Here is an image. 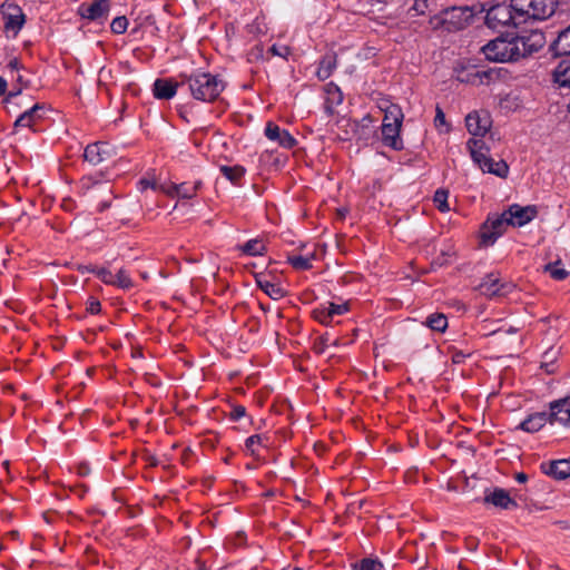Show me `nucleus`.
I'll use <instances>...</instances> for the list:
<instances>
[{"instance_id": "nucleus-30", "label": "nucleus", "mask_w": 570, "mask_h": 570, "mask_svg": "<svg viewBox=\"0 0 570 570\" xmlns=\"http://www.w3.org/2000/svg\"><path fill=\"white\" fill-rule=\"evenodd\" d=\"M543 272L556 281H563L568 277L569 273L562 267L561 261L548 263L543 266Z\"/></svg>"}, {"instance_id": "nucleus-35", "label": "nucleus", "mask_w": 570, "mask_h": 570, "mask_svg": "<svg viewBox=\"0 0 570 570\" xmlns=\"http://www.w3.org/2000/svg\"><path fill=\"white\" fill-rule=\"evenodd\" d=\"M449 191L445 189H438L434 194L433 202L438 209L442 213H446L450 210L448 204Z\"/></svg>"}, {"instance_id": "nucleus-25", "label": "nucleus", "mask_w": 570, "mask_h": 570, "mask_svg": "<svg viewBox=\"0 0 570 570\" xmlns=\"http://www.w3.org/2000/svg\"><path fill=\"white\" fill-rule=\"evenodd\" d=\"M491 71L478 70L472 68L471 70H462L458 73V80L461 82L475 83L476 79L483 82V78H489Z\"/></svg>"}, {"instance_id": "nucleus-49", "label": "nucleus", "mask_w": 570, "mask_h": 570, "mask_svg": "<svg viewBox=\"0 0 570 570\" xmlns=\"http://www.w3.org/2000/svg\"><path fill=\"white\" fill-rule=\"evenodd\" d=\"M7 67H8L9 71H10V73L13 76L14 72L19 71V61H18V59L17 58L11 59Z\"/></svg>"}, {"instance_id": "nucleus-60", "label": "nucleus", "mask_w": 570, "mask_h": 570, "mask_svg": "<svg viewBox=\"0 0 570 570\" xmlns=\"http://www.w3.org/2000/svg\"><path fill=\"white\" fill-rule=\"evenodd\" d=\"M20 92H21V87L18 88L17 90H14V91L9 92V97H13V96H16V95H18Z\"/></svg>"}, {"instance_id": "nucleus-58", "label": "nucleus", "mask_w": 570, "mask_h": 570, "mask_svg": "<svg viewBox=\"0 0 570 570\" xmlns=\"http://www.w3.org/2000/svg\"><path fill=\"white\" fill-rule=\"evenodd\" d=\"M1 466H2V470L4 469L7 472H9V462L8 461H2Z\"/></svg>"}, {"instance_id": "nucleus-2", "label": "nucleus", "mask_w": 570, "mask_h": 570, "mask_svg": "<svg viewBox=\"0 0 570 570\" xmlns=\"http://www.w3.org/2000/svg\"><path fill=\"white\" fill-rule=\"evenodd\" d=\"M181 88L187 86L190 95L196 100L212 102L225 89L224 81L209 72H194L189 76H180Z\"/></svg>"}, {"instance_id": "nucleus-10", "label": "nucleus", "mask_w": 570, "mask_h": 570, "mask_svg": "<svg viewBox=\"0 0 570 570\" xmlns=\"http://www.w3.org/2000/svg\"><path fill=\"white\" fill-rule=\"evenodd\" d=\"M508 219L511 226H524L531 222L538 214L535 206L522 207L518 204L511 205L507 210Z\"/></svg>"}, {"instance_id": "nucleus-21", "label": "nucleus", "mask_w": 570, "mask_h": 570, "mask_svg": "<svg viewBox=\"0 0 570 570\" xmlns=\"http://www.w3.org/2000/svg\"><path fill=\"white\" fill-rule=\"evenodd\" d=\"M553 80L560 87L570 88V58L559 62L553 71Z\"/></svg>"}, {"instance_id": "nucleus-7", "label": "nucleus", "mask_w": 570, "mask_h": 570, "mask_svg": "<svg viewBox=\"0 0 570 570\" xmlns=\"http://www.w3.org/2000/svg\"><path fill=\"white\" fill-rule=\"evenodd\" d=\"M511 226L505 210L501 215H490L481 227V244L493 245L503 235L507 227Z\"/></svg>"}, {"instance_id": "nucleus-38", "label": "nucleus", "mask_w": 570, "mask_h": 570, "mask_svg": "<svg viewBox=\"0 0 570 570\" xmlns=\"http://www.w3.org/2000/svg\"><path fill=\"white\" fill-rule=\"evenodd\" d=\"M328 308L327 307H321L313 311L314 318L323 324H328L332 320L331 315H327Z\"/></svg>"}, {"instance_id": "nucleus-13", "label": "nucleus", "mask_w": 570, "mask_h": 570, "mask_svg": "<svg viewBox=\"0 0 570 570\" xmlns=\"http://www.w3.org/2000/svg\"><path fill=\"white\" fill-rule=\"evenodd\" d=\"M78 11L82 18L88 20L98 21L106 19L109 11V0H95L90 4L82 3Z\"/></svg>"}, {"instance_id": "nucleus-50", "label": "nucleus", "mask_w": 570, "mask_h": 570, "mask_svg": "<svg viewBox=\"0 0 570 570\" xmlns=\"http://www.w3.org/2000/svg\"><path fill=\"white\" fill-rule=\"evenodd\" d=\"M97 269H99V267L94 266V265L79 266V271L81 273L88 272V273H94L97 275Z\"/></svg>"}, {"instance_id": "nucleus-29", "label": "nucleus", "mask_w": 570, "mask_h": 570, "mask_svg": "<svg viewBox=\"0 0 570 570\" xmlns=\"http://www.w3.org/2000/svg\"><path fill=\"white\" fill-rule=\"evenodd\" d=\"M314 258L315 254L313 253L309 256L291 255L287 261L296 271H307L312 268V259Z\"/></svg>"}, {"instance_id": "nucleus-37", "label": "nucleus", "mask_w": 570, "mask_h": 570, "mask_svg": "<svg viewBox=\"0 0 570 570\" xmlns=\"http://www.w3.org/2000/svg\"><path fill=\"white\" fill-rule=\"evenodd\" d=\"M128 27V20L125 16L116 17L110 24V29L116 35H122L126 32Z\"/></svg>"}, {"instance_id": "nucleus-45", "label": "nucleus", "mask_w": 570, "mask_h": 570, "mask_svg": "<svg viewBox=\"0 0 570 570\" xmlns=\"http://www.w3.org/2000/svg\"><path fill=\"white\" fill-rule=\"evenodd\" d=\"M140 186H141V189H146V188H153L154 190H158V189H161V190H166L163 188V186L160 185H157L156 181H151V180H148V179H141L139 181Z\"/></svg>"}, {"instance_id": "nucleus-20", "label": "nucleus", "mask_w": 570, "mask_h": 570, "mask_svg": "<svg viewBox=\"0 0 570 570\" xmlns=\"http://www.w3.org/2000/svg\"><path fill=\"white\" fill-rule=\"evenodd\" d=\"M551 49L556 56L570 57V26L559 33Z\"/></svg>"}, {"instance_id": "nucleus-23", "label": "nucleus", "mask_w": 570, "mask_h": 570, "mask_svg": "<svg viewBox=\"0 0 570 570\" xmlns=\"http://www.w3.org/2000/svg\"><path fill=\"white\" fill-rule=\"evenodd\" d=\"M336 68V56L335 55H326L320 61V66L317 68L316 75L318 79L326 80L334 69Z\"/></svg>"}, {"instance_id": "nucleus-3", "label": "nucleus", "mask_w": 570, "mask_h": 570, "mask_svg": "<svg viewBox=\"0 0 570 570\" xmlns=\"http://www.w3.org/2000/svg\"><path fill=\"white\" fill-rule=\"evenodd\" d=\"M547 422L560 423L570 426V396L550 403V412H537L530 414L519 424V429L528 433L541 430Z\"/></svg>"}, {"instance_id": "nucleus-32", "label": "nucleus", "mask_w": 570, "mask_h": 570, "mask_svg": "<svg viewBox=\"0 0 570 570\" xmlns=\"http://www.w3.org/2000/svg\"><path fill=\"white\" fill-rule=\"evenodd\" d=\"M220 173L233 184H236L244 175L245 168L236 166H220Z\"/></svg>"}, {"instance_id": "nucleus-64", "label": "nucleus", "mask_w": 570, "mask_h": 570, "mask_svg": "<svg viewBox=\"0 0 570 570\" xmlns=\"http://www.w3.org/2000/svg\"><path fill=\"white\" fill-rule=\"evenodd\" d=\"M6 387L9 390H12V385H10V384H8Z\"/></svg>"}, {"instance_id": "nucleus-27", "label": "nucleus", "mask_w": 570, "mask_h": 570, "mask_svg": "<svg viewBox=\"0 0 570 570\" xmlns=\"http://www.w3.org/2000/svg\"><path fill=\"white\" fill-rule=\"evenodd\" d=\"M239 249L248 256L263 255L266 250V246L262 239L254 238L239 246Z\"/></svg>"}, {"instance_id": "nucleus-59", "label": "nucleus", "mask_w": 570, "mask_h": 570, "mask_svg": "<svg viewBox=\"0 0 570 570\" xmlns=\"http://www.w3.org/2000/svg\"><path fill=\"white\" fill-rule=\"evenodd\" d=\"M1 86H2V95H4L7 91V81L3 78H2Z\"/></svg>"}, {"instance_id": "nucleus-18", "label": "nucleus", "mask_w": 570, "mask_h": 570, "mask_svg": "<svg viewBox=\"0 0 570 570\" xmlns=\"http://www.w3.org/2000/svg\"><path fill=\"white\" fill-rule=\"evenodd\" d=\"M541 468L547 475L556 480H564L570 476V460L567 459L551 461L548 464H542Z\"/></svg>"}, {"instance_id": "nucleus-61", "label": "nucleus", "mask_w": 570, "mask_h": 570, "mask_svg": "<svg viewBox=\"0 0 570 570\" xmlns=\"http://www.w3.org/2000/svg\"><path fill=\"white\" fill-rule=\"evenodd\" d=\"M17 81H18L19 83H23V78H22V76H21V75H17Z\"/></svg>"}, {"instance_id": "nucleus-40", "label": "nucleus", "mask_w": 570, "mask_h": 570, "mask_svg": "<svg viewBox=\"0 0 570 570\" xmlns=\"http://www.w3.org/2000/svg\"><path fill=\"white\" fill-rule=\"evenodd\" d=\"M268 52L273 56L282 57L284 59H287V57L291 55V49L287 46H277L273 45Z\"/></svg>"}, {"instance_id": "nucleus-56", "label": "nucleus", "mask_w": 570, "mask_h": 570, "mask_svg": "<svg viewBox=\"0 0 570 570\" xmlns=\"http://www.w3.org/2000/svg\"><path fill=\"white\" fill-rule=\"evenodd\" d=\"M315 350L318 352V353H323L324 352V342L323 340L321 341L320 344H315Z\"/></svg>"}, {"instance_id": "nucleus-55", "label": "nucleus", "mask_w": 570, "mask_h": 570, "mask_svg": "<svg viewBox=\"0 0 570 570\" xmlns=\"http://www.w3.org/2000/svg\"><path fill=\"white\" fill-rule=\"evenodd\" d=\"M79 473L86 475L88 473V466L86 464H81L79 466Z\"/></svg>"}, {"instance_id": "nucleus-39", "label": "nucleus", "mask_w": 570, "mask_h": 570, "mask_svg": "<svg viewBox=\"0 0 570 570\" xmlns=\"http://www.w3.org/2000/svg\"><path fill=\"white\" fill-rule=\"evenodd\" d=\"M97 277L107 285H114V274L108 268L99 267Z\"/></svg>"}, {"instance_id": "nucleus-43", "label": "nucleus", "mask_w": 570, "mask_h": 570, "mask_svg": "<svg viewBox=\"0 0 570 570\" xmlns=\"http://www.w3.org/2000/svg\"><path fill=\"white\" fill-rule=\"evenodd\" d=\"M261 442H262V436L258 434H255V435H250L249 438L246 439L245 445L252 452V454H254L255 453L254 445L261 444Z\"/></svg>"}, {"instance_id": "nucleus-14", "label": "nucleus", "mask_w": 570, "mask_h": 570, "mask_svg": "<svg viewBox=\"0 0 570 570\" xmlns=\"http://www.w3.org/2000/svg\"><path fill=\"white\" fill-rule=\"evenodd\" d=\"M484 503L493 504L497 508L504 510H512L518 507L515 500H513L509 492L502 488H495L491 492H487L483 499Z\"/></svg>"}, {"instance_id": "nucleus-34", "label": "nucleus", "mask_w": 570, "mask_h": 570, "mask_svg": "<svg viewBox=\"0 0 570 570\" xmlns=\"http://www.w3.org/2000/svg\"><path fill=\"white\" fill-rule=\"evenodd\" d=\"M358 570H384L383 563L379 559L364 558L353 566Z\"/></svg>"}, {"instance_id": "nucleus-54", "label": "nucleus", "mask_w": 570, "mask_h": 570, "mask_svg": "<svg viewBox=\"0 0 570 570\" xmlns=\"http://www.w3.org/2000/svg\"><path fill=\"white\" fill-rule=\"evenodd\" d=\"M7 534H8L12 540H16V539H18V537H19V531H18V530H16V529H12V530L8 531V533H7Z\"/></svg>"}, {"instance_id": "nucleus-12", "label": "nucleus", "mask_w": 570, "mask_h": 570, "mask_svg": "<svg viewBox=\"0 0 570 570\" xmlns=\"http://www.w3.org/2000/svg\"><path fill=\"white\" fill-rule=\"evenodd\" d=\"M112 150L107 142L97 141L94 144H89L85 148L83 158L89 164L97 166L102 161L111 158Z\"/></svg>"}, {"instance_id": "nucleus-17", "label": "nucleus", "mask_w": 570, "mask_h": 570, "mask_svg": "<svg viewBox=\"0 0 570 570\" xmlns=\"http://www.w3.org/2000/svg\"><path fill=\"white\" fill-rule=\"evenodd\" d=\"M490 125L489 117L487 115L481 117L476 111L470 112L465 118L466 129L473 136H484Z\"/></svg>"}, {"instance_id": "nucleus-6", "label": "nucleus", "mask_w": 570, "mask_h": 570, "mask_svg": "<svg viewBox=\"0 0 570 570\" xmlns=\"http://www.w3.org/2000/svg\"><path fill=\"white\" fill-rule=\"evenodd\" d=\"M485 23L489 28L498 30L504 27H518L521 22H517V13L512 9V0L510 3H499L490 8L485 16Z\"/></svg>"}, {"instance_id": "nucleus-63", "label": "nucleus", "mask_w": 570, "mask_h": 570, "mask_svg": "<svg viewBox=\"0 0 570 570\" xmlns=\"http://www.w3.org/2000/svg\"><path fill=\"white\" fill-rule=\"evenodd\" d=\"M1 513H2V519H3V518H4L6 510H4V509H2V510H1Z\"/></svg>"}, {"instance_id": "nucleus-16", "label": "nucleus", "mask_w": 570, "mask_h": 570, "mask_svg": "<svg viewBox=\"0 0 570 570\" xmlns=\"http://www.w3.org/2000/svg\"><path fill=\"white\" fill-rule=\"evenodd\" d=\"M401 126L402 125L390 122L382 124V141L393 150L403 149V141L400 137Z\"/></svg>"}, {"instance_id": "nucleus-31", "label": "nucleus", "mask_w": 570, "mask_h": 570, "mask_svg": "<svg viewBox=\"0 0 570 570\" xmlns=\"http://www.w3.org/2000/svg\"><path fill=\"white\" fill-rule=\"evenodd\" d=\"M403 117L402 109L397 105H389L384 109L383 122L402 125Z\"/></svg>"}, {"instance_id": "nucleus-19", "label": "nucleus", "mask_w": 570, "mask_h": 570, "mask_svg": "<svg viewBox=\"0 0 570 570\" xmlns=\"http://www.w3.org/2000/svg\"><path fill=\"white\" fill-rule=\"evenodd\" d=\"M181 87L180 81L176 82L170 79H157L153 86L154 96L157 99L168 100L176 95L177 88Z\"/></svg>"}, {"instance_id": "nucleus-33", "label": "nucleus", "mask_w": 570, "mask_h": 570, "mask_svg": "<svg viewBox=\"0 0 570 570\" xmlns=\"http://www.w3.org/2000/svg\"><path fill=\"white\" fill-rule=\"evenodd\" d=\"M114 286L121 289H130L134 286L129 273L125 268H120L116 274H114Z\"/></svg>"}, {"instance_id": "nucleus-44", "label": "nucleus", "mask_w": 570, "mask_h": 570, "mask_svg": "<svg viewBox=\"0 0 570 570\" xmlns=\"http://www.w3.org/2000/svg\"><path fill=\"white\" fill-rule=\"evenodd\" d=\"M245 414H246V409L242 405H237L232 410L230 417H232V420L237 421V420L242 419L243 416H245Z\"/></svg>"}, {"instance_id": "nucleus-8", "label": "nucleus", "mask_w": 570, "mask_h": 570, "mask_svg": "<svg viewBox=\"0 0 570 570\" xmlns=\"http://www.w3.org/2000/svg\"><path fill=\"white\" fill-rule=\"evenodd\" d=\"M2 21L7 35L16 37L26 22L22 9L11 2H2Z\"/></svg>"}, {"instance_id": "nucleus-9", "label": "nucleus", "mask_w": 570, "mask_h": 570, "mask_svg": "<svg viewBox=\"0 0 570 570\" xmlns=\"http://www.w3.org/2000/svg\"><path fill=\"white\" fill-rule=\"evenodd\" d=\"M444 23L448 30H461L471 23L473 10L469 7H453L445 12Z\"/></svg>"}, {"instance_id": "nucleus-42", "label": "nucleus", "mask_w": 570, "mask_h": 570, "mask_svg": "<svg viewBox=\"0 0 570 570\" xmlns=\"http://www.w3.org/2000/svg\"><path fill=\"white\" fill-rule=\"evenodd\" d=\"M434 125L436 128L446 126L445 115L439 106L435 109Z\"/></svg>"}, {"instance_id": "nucleus-22", "label": "nucleus", "mask_w": 570, "mask_h": 570, "mask_svg": "<svg viewBox=\"0 0 570 570\" xmlns=\"http://www.w3.org/2000/svg\"><path fill=\"white\" fill-rule=\"evenodd\" d=\"M258 287L272 299H279L285 296V291L278 284L271 282L264 277L256 278Z\"/></svg>"}, {"instance_id": "nucleus-51", "label": "nucleus", "mask_w": 570, "mask_h": 570, "mask_svg": "<svg viewBox=\"0 0 570 570\" xmlns=\"http://www.w3.org/2000/svg\"><path fill=\"white\" fill-rule=\"evenodd\" d=\"M4 304L8 308H11L14 312L19 313L21 311V305L19 303L7 301Z\"/></svg>"}, {"instance_id": "nucleus-36", "label": "nucleus", "mask_w": 570, "mask_h": 570, "mask_svg": "<svg viewBox=\"0 0 570 570\" xmlns=\"http://www.w3.org/2000/svg\"><path fill=\"white\" fill-rule=\"evenodd\" d=\"M326 91L328 95V101L331 104L340 105L343 101V94L335 83H333V82L327 83Z\"/></svg>"}, {"instance_id": "nucleus-53", "label": "nucleus", "mask_w": 570, "mask_h": 570, "mask_svg": "<svg viewBox=\"0 0 570 570\" xmlns=\"http://www.w3.org/2000/svg\"><path fill=\"white\" fill-rule=\"evenodd\" d=\"M515 480L519 482V483H524L528 481V475L523 472H519L515 474Z\"/></svg>"}, {"instance_id": "nucleus-47", "label": "nucleus", "mask_w": 570, "mask_h": 570, "mask_svg": "<svg viewBox=\"0 0 570 570\" xmlns=\"http://www.w3.org/2000/svg\"><path fill=\"white\" fill-rule=\"evenodd\" d=\"M466 356H469V354H465L462 351H454L452 354V362L454 364L463 363Z\"/></svg>"}, {"instance_id": "nucleus-5", "label": "nucleus", "mask_w": 570, "mask_h": 570, "mask_svg": "<svg viewBox=\"0 0 570 570\" xmlns=\"http://www.w3.org/2000/svg\"><path fill=\"white\" fill-rule=\"evenodd\" d=\"M473 161L483 173L493 174L498 177L504 178L509 173V167L504 160L495 161L490 157V150L483 141L478 139H470L468 141Z\"/></svg>"}, {"instance_id": "nucleus-46", "label": "nucleus", "mask_w": 570, "mask_h": 570, "mask_svg": "<svg viewBox=\"0 0 570 570\" xmlns=\"http://www.w3.org/2000/svg\"><path fill=\"white\" fill-rule=\"evenodd\" d=\"M428 8V0H414V4L412 7L419 14H423Z\"/></svg>"}, {"instance_id": "nucleus-52", "label": "nucleus", "mask_w": 570, "mask_h": 570, "mask_svg": "<svg viewBox=\"0 0 570 570\" xmlns=\"http://www.w3.org/2000/svg\"><path fill=\"white\" fill-rule=\"evenodd\" d=\"M252 56H255L256 58L263 57V47L262 46H255L252 50Z\"/></svg>"}, {"instance_id": "nucleus-15", "label": "nucleus", "mask_w": 570, "mask_h": 570, "mask_svg": "<svg viewBox=\"0 0 570 570\" xmlns=\"http://www.w3.org/2000/svg\"><path fill=\"white\" fill-rule=\"evenodd\" d=\"M265 136L287 149L293 148L296 144V139L287 130L281 129L272 121L267 122L265 127Z\"/></svg>"}, {"instance_id": "nucleus-26", "label": "nucleus", "mask_w": 570, "mask_h": 570, "mask_svg": "<svg viewBox=\"0 0 570 570\" xmlns=\"http://www.w3.org/2000/svg\"><path fill=\"white\" fill-rule=\"evenodd\" d=\"M424 325L442 333L448 328V317L443 313H433L426 317Z\"/></svg>"}, {"instance_id": "nucleus-11", "label": "nucleus", "mask_w": 570, "mask_h": 570, "mask_svg": "<svg viewBox=\"0 0 570 570\" xmlns=\"http://www.w3.org/2000/svg\"><path fill=\"white\" fill-rule=\"evenodd\" d=\"M510 288V284L501 283L500 278L493 273L487 275L479 285L480 293L487 297L504 295Z\"/></svg>"}, {"instance_id": "nucleus-48", "label": "nucleus", "mask_w": 570, "mask_h": 570, "mask_svg": "<svg viewBox=\"0 0 570 570\" xmlns=\"http://www.w3.org/2000/svg\"><path fill=\"white\" fill-rule=\"evenodd\" d=\"M100 302L97 301V299H91L89 302V305H88V311L91 313V314H98L100 312Z\"/></svg>"}, {"instance_id": "nucleus-62", "label": "nucleus", "mask_w": 570, "mask_h": 570, "mask_svg": "<svg viewBox=\"0 0 570 570\" xmlns=\"http://www.w3.org/2000/svg\"><path fill=\"white\" fill-rule=\"evenodd\" d=\"M345 213H346V210H345V209H340V210H338V215H340L341 217H344V216H345Z\"/></svg>"}, {"instance_id": "nucleus-4", "label": "nucleus", "mask_w": 570, "mask_h": 570, "mask_svg": "<svg viewBox=\"0 0 570 570\" xmlns=\"http://www.w3.org/2000/svg\"><path fill=\"white\" fill-rule=\"evenodd\" d=\"M557 4L556 0H512L517 22H521V24L550 18L554 13Z\"/></svg>"}, {"instance_id": "nucleus-57", "label": "nucleus", "mask_w": 570, "mask_h": 570, "mask_svg": "<svg viewBox=\"0 0 570 570\" xmlns=\"http://www.w3.org/2000/svg\"><path fill=\"white\" fill-rule=\"evenodd\" d=\"M389 105H392V104H391V102H389L387 100H384V101H382V102L380 104V108H381L382 110H384V109H385V107H387Z\"/></svg>"}, {"instance_id": "nucleus-24", "label": "nucleus", "mask_w": 570, "mask_h": 570, "mask_svg": "<svg viewBox=\"0 0 570 570\" xmlns=\"http://www.w3.org/2000/svg\"><path fill=\"white\" fill-rule=\"evenodd\" d=\"M198 185H188V184H180V185H171L169 188L165 190L168 195H177L180 198L189 199L193 198L196 195Z\"/></svg>"}, {"instance_id": "nucleus-1", "label": "nucleus", "mask_w": 570, "mask_h": 570, "mask_svg": "<svg viewBox=\"0 0 570 570\" xmlns=\"http://www.w3.org/2000/svg\"><path fill=\"white\" fill-rule=\"evenodd\" d=\"M543 35L534 32L524 36H500L481 48L485 58L493 62L517 61L539 51Z\"/></svg>"}, {"instance_id": "nucleus-41", "label": "nucleus", "mask_w": 570, "mask_h": 570, "mask_svg": "<svg viewBox=\"0 0 570 570\" xmlns=\"http://www.w3.org/2000/svg\"><path fill=\"white\" fill-rule=\"evenodd\" d=\"M327 308L330 311V312H327V315H331L333 317L334 315L344 314L347 311V305L330 303Z\"/></svg>"}, {"instance_id": "nucleus-28", "label": "nucleus", "mask_w": 570, "mask_h": 570, "mask_svg": "<svg viewBox=\"0 0 570 570\" xmlns=\"http://www.w3.org/2000/svg\"><path fill=\"white\" fill-rule=\"evenodd\" d=\"M41 107L39 105H35L28 109H26L22 114H20L14 122H13V126L17 128V127H29L31 126L32 121L35 120L36 118V112L40 109Z\"/></svg>"}]
</instances>
